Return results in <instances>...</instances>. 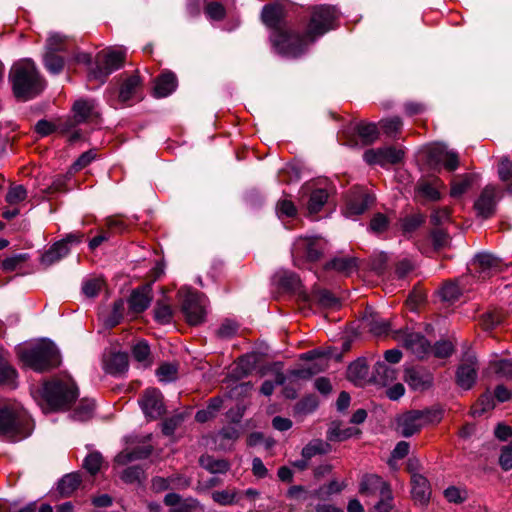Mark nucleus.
Returning a JSON list of instances; mask_svg holds the SVG:
<instances>
[{
    "label": "nucleus",
    "mask_w": 512,
    "mask_h": 512,
    "mask_svg": "<svg viewBox=\"0 0 512 512\" xmlns=\"http://www.w3.org/2000/svg\"><path fill=\"white\" fill-rule=\"evenodd\" d=\"M237 332V323L231 320H225L217 330V335L220 338L228 339L235 336Z\"/></svg>",
    "instance_id": "nucleus-63"
},
{
    "label": "nucleus",
    "mask_w": 512,
    "mask_h": 512,
    "mask_svg": "<svg viewBox=\"0 0 512 512\" xmlns=\"http://www.w3.org/2000/svg\"><path fill=\"white\" fill-rule=\"evenodd\" d=\"M428 423V414L423 411H410L398 419V431L403 437L418 433Z\"/></svg>",
    "instance_id": "nucleus-14"
},
{
    "label": "nucleus",
    "mask_w": 512,
    "mask_h": 512,
    "mask_svg": "<svg viewBox=\"0 0 512 512\" xmlns=\"http://www.w3.org/2000/svg\"><path fill=\"white\" fill-rule=\"evenodd\" d=\"M102 456L98 452L90 453L85 459L83 463V467L91 474L95 475L101 468L102 465Z\"/></svg>",
    "instance_id": "nucleus-54"
},
{
    "label": "nucleus",
    "mask_w": 512,
    "mask_h": 512,
    "mask_svg": "<svg viewBox=\"0 0 512 512\" xmlns=\"http://www.w3.org/2000/svg\"><path fill=\"white\" fill-rule=\"evenodd\" d=\"M173 318V310L165 300H158L154 308V319L160 324H169Z\"/></svg>",
    "instance_id": "nucleus-43"
},
{
    "label": "nucleus",
    "mask_w": 512,
    "mask_h": 512,
    "mask_svg": "<svg viewBox=\"0 0 512 512\" xmlns=\"http://www.w3.org/2000/svg\"><path fill=\"white\" fill-rule=\"evenodd\" d=\"M323 252V245L318 238L300 237L293 246L292 255L295 265L300 266L297 262L298 257H305L308 261H317Z\"/></svg>",
    "instance_id": "nucleus-12"
},
{
    "label": "nucleus",
    "mask_w": 512,
    "mask_h": 512,
    "mask_svg": "<svg viewBox=\"0 0 512 512\" xmlns=\"http://www.w3.org/2000/svg\"><path fill=\"white\" fill-rule=\"evenodd\" d=\"M190 482L181 477V476H171V477H160L156 476L153 477L151 480V489L156 492H163L165 490H168L171 487H188Z\"/></svg>",
    "instance_id": "nucleus-30"
},
{
    "label": "nucleus",
    "mask_w": 512,
    "mask_h": 512,
    "mask_svg": "<svg viewBox=\"0 0 512 512\" xmlns=\"http://www.w3.org/2000/svg\"><path fill=\"white\" fill-rule=\"evenodd\" d=\"M373 380L377 384L389 385L396 380V370L389 367L385 362L379 361L374 367Z\"/></svg>",
    "instance_id": "nucleus-33"
},
{
    "label": "nucleus",
    "mask_w": 512,
    "mask_h": 512,
    "mask_svg": "<svg viewBox=\"0 0 512 512\" xmlns=\"http://www.w3.org/2000/svg\"><path fill=\"white\" fill-rule=\"evenodd\" d=\"M26 197H27V191L24 188V186L17 185V186L10 187V189L8 190V192L6 194L5 200L10 205H15V204H18V203L24 201L26 199Z\"/></svg>",
    "instance_id": "nucleus-53"
},
{
    "label": "nucleus",
    "mask_w": 512,
    "mask_h": 512,
    "mask_svg": "<svg viewBox=\"0 0 512 512\" xmlns=\"http://www.w3.org/2000/svg\"><path fill=\"white\" fill-rule=\"evenodd\" d=\"M152 451L153 447L150 444L136 447L133 450H124L115 457V462L119 465H126L132 461L149 457Z\"/></svg>",
    "instance_id": "nucleus-29"
},
{
    "label": "nucleus",
    "mask_w": 512,
    "mask_h": 512,
    "mask_svg": "<svg viewBox=\"0 0 512 512\" xmlns=\"http://www.w3.org/2000/svg\"><path fill=\"white\" fill-rule=\"evenodd\" d=\"M276 212L279 218L294 217L297 214V209L292 201L288 199H281L277 202Z\"/></svg>",
    "instance_id": "nucleus-55"
},
{
    "label": "nucleus",
    "mask_w": 512,
    "mask_h": 512,
    "mask_svg": "<svg viewBox=\"0 0 512 512\" xmlns=\"http://www.w3.org/2000/svg\"><path fill=\"white\" fill-rule=\"evenodd\" d=\"M73 119H67L60 123V129L68 132L76 125L93 121L99 117L93 100L79 99L73 105Z\"/></svg>",
    "instance_id": "nucleus-8"
},
{
    "label": "nucleus",
    "mask_w": 512,
    "mask_h": 512,
    "mask_svg": "<svg viewBox=\"0 0 512 512\" xmlns=\"http://www.w3.org/2000/svg\"><path fill=\"white\" fill-rule=\"evenodd\" d=\"M328 200V193L324 189L314 190L308 202V210L311 214L318 213Z\"/></svg>",
    "instance_id": "nucleus-45"
},
{
    "label": "nucleus",
    "mask_w": 512,
    "mask_h": 512,
    "mask_svg": "<svg viewBox=\"0 0 512 512\" xmlns=\"http://www.w3.org/2000/svg\"><path fill=\"white\" fill-rule=\"evenodd\" d=\"M41 396L49 410L66 409L77 398L78 388L68 376L55 377L44 383Z\"/></svg>",
    "instance_id": "nucleus-2"
},
{
    "label": "nucleus",
    "mask_w": 512,
    "mask_h": 512,
    "mask_svg": "<svg viewBox=\"0 0 512 512\" xmlns=\"http://www.w3.org/2000/svg\"><path fill=\"white\" fill-rule=\"evenodd\" d=\"M380 500L374 506V512H389L392 509V493L391 489L384 490L381 495H379Z\"/></svg>",
    "instance_id": "nucleus-62"
},
{
    "label": "nucleus",
    "mask_w": 512,
    "mask_h": 512,
    "mask_svg": "<svg viewBox=\"0 0 512 512\" xmlns=\"http://www.w3.org/2000/svg\"><path fill=\"white\" fill-rule=\"evenodd\" d=\"M95 403L91 399H82L72 414V418L77 421H87L93 417Z\"/></svg>",
    "instance_id": "nucleus-41"
},
{
    "label": "nucleus",
    "mask_w": 512,
    "mask_h": 512,
    "mask_svg": "<svg viewBox=\"0 0 512 512\" xmlns=\"http://www.w3.org/2000/svg\"><path fill=\"white\" fill-rule=\"evenodd\" d=\"M472 265L478 274V278L483 280L500 272L503 268L502 261L490 253L477 254Z\"/></svg>",
    "instance_id": "nucleus-15"
},
{
    "label": "nucleus",
    "mask_w": 512,
    "mask_h": 512,
    "mask_svg": "<svg viewBox=\"0 0 512 512\" xmlns=\"http://www.w3.org/2000/svg\"><path fill=\"white\" fill-rule=\"evenodd\" d=\"M28 415L16 402H7L0 406V435L8 438H25L29 435Z\"/></svg>",
    "instance_id": "nucleus-4"
},
{
    "label": "nucleus",
    "mask_w": 512,
    "mask_h": 512,
    "mask_svg": "<svg viewBox=\"0 0 512 512\" xmlns=\"http://www.w3.org/2000/svg\"><path fill=\"white\" fill-rule=\"evenodd\" d=\"M103 286V281L100 278L88 279L84 282L82 290L87 297H95Z\"/></svg>",
    "instance_id": "nucleus-59"
},
{
    "label": "nucleus",
    "mask_w": 512,
    "mask_h": 512,
    "mask_svg": "<svg viewBox=\"0 0 512 512\" xmlns=\"http://www.w3.org/2000/svg\"><path fill=\"white\" fill-rule=\"evenodd\" d=\"M212 500L221 506H231L239 503L240 493L236 488L215 490L211 493Z\"/></svg>",
    "instance_id": "nucleus-36"
},
{
    "label": "nucleus",
    "mask_w": 512,
    "mask_h": 512,
    "mask_svg": "<svg viewBox=\"0 0 512 512\" xmlns=\"http://www.w3.org/2000/svg\"><path fill=\"white\" fill-rule=\"evenodd\" d=\"M498 190L493 185H487L474 203L477 215L487 219L495 213Z\"/></svg>",
    "instance_id": "nucleus-17"
},
{
    "label": "nucleus",
    "mask_w": 512,
    "mask_h": 512,
    "mask_svg": "<svg viewBox=\"0 0 512 512\" xmlns=\"http://www.w3.org/2000/svg\"><path fill=\"white\" fill-rule=\"evenodd\" d=\"M178 368L172 363H163L156 371V375L161 382H171L177 378Z\"/></svg>",
    "instance_id": "nucleus-50"
},
{
    "label": "nucleus",
    "mask_w": 512,
    "mask_h": 512,
    "mask_svg": "<svg viewBox=\"0 0 512 512\" xmlns=\"http://www.w3.org/2000/svg\"><path fill=\"white\" fill-rule=\"evenodd\" d=\"M405 382L416 391H423L432 386L431 373L421 368H407L404 375Z\"/></svg>",
    "instance_id": "nucleus-20"
},
{
    "label": "nucleus",
    "mask_w": 512,
    "mask_h": 512,
    "mask_svg": "<svg viewBox=\"0 0 512 512\" xmlns=\"http://www.w3.org/2000/svg\"><path fill=\"white\" fill-rule=\"evenodd\" d=\"M128 355L124 352L111 353L104 362L105 371L112 375L123 374L128 370Z\"/></svg>",
    "instance_id": "nucleus-28"
},
{
    "label": "nucleus",
    "mask_w": 512,
    "mask_h": 512,
    "mask_svg": "<svg viewBox=\"0 0 512 512\" xmlns=\"http://www.w3.org/2000/svg\"><path fill=\"white\" fill-rule=\"evenodd\" d=\"M402 120L398 116L383 119L380 121V126L383 132L388 136H395L402 128Z\"/></svg>",
    "instance_id": "nucleus-51"
},
{
    "label": "nucleus",
    "mask_w": 512,
    "mask_h": 512,
    "mask_svg": "<svg viewBox=\"0 0 512 512\" xmlns=\"http://www.w3.org/2000/svg\"><path fill=\"white\" fill-rule=\"evenodd\" d=\"M138 402L143 413L150 420H156L165 413L163 396L156 388L146 389Z\"/></svg>",
    "instance_id": "nucleus-11"
},
{
    "label": "nucleus",
    "mask_w": 512,
    "mask_h": 512,
    "mask_svg": "<svg viewBox=\"0 0 512 512\" xmlns=\"http://www.w3.org/2000/svg\"><path fill=\"white\" fill-rule=\"evenodd\" d=\"M475 176L472 174H463L454 177L451 183L450 194L453 197H459L465 193L473 184Z\"/></svg>",
    "instance_id": "nucleus-39"
},
{
    "label": "nucleus",
    "mask_w": 512,
    "mask_h": 512,
    "mask_svg": "<svg viewBox=\"0 0 512 512\" xmlns=\"http://www.w3.org/2000/svg\"><path fill=\"white\" fill-rule=\"evenodd\" d=\"M347 377L355 385H365L369 380V368L366 359L358 358L352 362L348 367Z\"/></svg>",
    "instance_id": "nucleus-25"
},
{
    "label": "nucleus",
    "mask_w": 512,
    "mask_h": 512,
    "mask_svg": "<svg viewBox=\"0 0 512 512\" xmlns=\"http://www.w3.org/2000/svg\"><path fill=\"white\" fill-rule=\"evenodd\" d=\"M394 338L402 341L404 347L419 359L430 354L431 345L425 337L419 333H408L402 335L400 332H397Z\"/></svg>",
    "instance_id": "nucleus-16"
},
{
    "label": "nucleus",
    "mask_w": 512,
    "mask_h": 512,
    "mask_svg": "<svg viewBox=\"0 0 512 512\" xmlns=\"http://www.w3.org/2000/svg\"><path fill=\"white\" fill-rule=\"evenodd\" d=\"M271 42L279 54L290 58L299 57L313 43L310 42L306 33L301 35L298 32L287 29L273 32Z\"/></svg>",
    "instance_id": "nucleus-5"
},
{
    "label": "nucleus",
    "mask_w": 512,
    "mask_h": 512,
    "mask_svg": "<svg viewBox=\"0 0 512 512\" xmlns=\"http://www.w3.org/2000/svg\"><path fill=\"white\" fill-rule=\"evenodd\" d=\"M21 362L37 372L47 371L60 364V355L54 343L41 341L33 346L18 349Z\"/></svg>",
    "instance_id": "nucleus-3"
},
{
    "label": "nucleus",
    "mask_w": 512,
    "mask_h": 512,
    "mask_svg": "<svg viewBox=\"0 0 512 512\" xmlns=\"http://www.w3.org/2000/svg\"><path fill=\"white\" fill-rule=\"evenodd\" d=\"M132 355L134 359L141 363L144 367H147L151 364L150 361V349L146 342H138L132 348Z\"/></svg>",
    "instance_id": "nucleus-47"
},
{
    "label": "nucleus",
    "mask_w": 512,
    "mask_h": 512,
    "mask_svg": "<svg viewBox=\"0 0 512 512\" xmlns=\"http://www.w3.org/2000/svg\"><path fill=\"white\" fill-rule=\"evenodd\" d=\"M69 247L65 246L64 242L54 243L49 250H47L41 257V263L48 267L61 260L69 254Z\"/></svg>",
    "instance_id": "nucleus-32"
},
{
    "label": "nucleus",
    "mask_w": 512,
    "mask_h": 512,
    "mask_svg": "<svg viewBox=\"0 0 512 512\" xmlns=\"http://www.w3.org/2000/svg\"><path fill=\"white\" fill-rule=\"evenodd\" d=\"M325 267L326 269H334L337 272L349 275L356 270L357 259L349 256L335 257Z\"/></svg>",
    "instance_id": "nucleus-34"
},
{
    "label": "nucleus",
    "mask_w": 512,
    "mask_h": 512,
    "mask_svg": "<svg viewBox=\"0 0 512 512\" xmlns=\"http://www.w3.org/2000/svg\"><path fill=\"white\" fill-rule=\"evenodd\" d=\"M499 465L504 471L512 469V443L501 448Z\"/></svg>",
    "instance_id": "nucleus-64"
},
{
    "label": "nucleus",
    "mask_w": 512,
    "mask_h": 512,
    "mask_svg": "<svg viewBox=\"0 0 512 512\" xmlns=\"http://www.w3.org/2000/svg\"><path fill=\"white\" fill-rule=\"evenodd\" d=\"M330 449L331 447L327 442L321 439H313L303 447L301 456L310 461L316 455L327 454Z\"/></svg>",
    "instance_id": "nucleus-38"
},
{
    "label": "nucleus",
    "mask_w": 512,
    "mask_h": 512,
    "mask_svg": "<svg viewBox=\"0 0 512 512\" xmlns=\"http://www.w3.org/2000/svg\"><path fill=\"white\" fill-rule=\"evenodd\" d=\"M362 325L365 329L376 336L387 334L390 327L388 321L380 318L371 310L365 312L362 318Z\"/></svg>",
    "instance_id": "nucleus-26"
},
{
    "label": "nucleus",
    "mask_w": 512,
    "mask_h": 512,
    "mask_svg": "<svg viewBox=\"0 0 512 512\" xmlns=\"http://www.w3.org/2000/svg\"><path fill=\"white\" fill-rule=\"evenodd\" d=\"M152 287L150 284L143 285L132 291L128 303L133 313H142L152 301Z\"/></svg>",
    "instance_id": "nucleus-22"
},
{
    "label": "nucleus",
    "mask_w": 512,
    "mask_h": 512,
    "mask_svg": "<svg viewBox=\"0 0 512 512\" xmlns=\"http://www.w3.org/2000/svg\"><path fill=\"white\" fill-rule=\"evenodd\" d=\"M445 498L451 503H461L467 498V493L455 486H450L444 490Z\"/></svg>",
    "instance_id": "nucleus-61"
},
{
    "label": "nucleus",
    "mask_w": 512,
    "mask_h": 512,
    "mask_svg": "<svg viewBox=\"0 0 512 512\" xmlns=\"http://www.w3.org/2000/svg\"><path fill=\"white\" fill-rule=\"evenodd\" d=\"M441 186L442 183L437 178L432 181L421 179L418 181L415 190L421 197L430 201H436L440 199L439 188Z\"/></svg>",
    "instance_id": "nucleus-31"
},
{
    "label": "nucleus",
    "mask_w": 512,
    "mask_h": 512,
    "mask_svg": "<svg viewBox=\"0 0 512 512\" xmlns=\"http://www.w3.org/2000/svg\"><path fill=\"white\" fill-rule=\"evenodd\" d=\"M336 20L337 12L333 7L325 5L314 7L305 31L310 42H314L318 37L334 29Z\"/></svg>",
    "instance_id": "nucleus-6"
},
{
    "label": "nucleus",
    "mask_w": 512,
    "mask_h": 512,
    "mask_svg": "<svg viewBox=\"0 0 512 512\" xmlns=\"http://www.w3.org/2000/svg\"><path fill=\"white\" fill-rule=\"evenodd\" d=\"M125 61V52L119 49L103 51L97 55V66L89 77L100 80L101 83L115 70L121 68Z\"/></svg>",
    "instance_id": "nucleus-7"
},
{
    "label": "nucleus",
    "mask_w": 512,
    "mask_h": 512,
    "mask_svg": "<svg viewBox=\"0 0 512 512\" xmlns=\"http://www.w3.org/2000/svg\"><path fill=\"white\" fill-rule=\"evenodd\" d=\"M388 225L389 219L387 216L382 213H377L371 219L369 227L374 233H382L388 228Z\"/></svg>",
    "instance_id": "nucleus-60"
},
{
    "label": "nucleus",
    "mask_w": 512,
    "mask_h": 512,
    "mask_svg": "<svg viewBox=\"0 0 512 512\" xmlns=\"http://www.w3.org/2000/svg\"><path fill=\"white\" fill-rule=\"evenodd\" d=\"M143 475H144V471L141 467L131 466V467L126 468L122 472L120 478L122 479L123 482L132 484V483L140 482Z\"/></svg>",
    "instance_id": "nucleus-56"
},
{
    "label": "nucleus",
    "mask_w": 512,
    "mask_h": 512,
    "mask_svg": "<svg viewBox=\"0 0 512 512\" xmlns=\"http://www.w3.org/2000/svg\"><path fill=\"white\" fill-rule=\"evenodd\" d=\"M411 485L413 500L420 505H426L431 496V488L428 480L421 474L413 473L411 476Z\"/></svg>",
    "instance_id": "nucleus-23"
},
{
    "label": "nucleus",
    "mask_w": 512,
    "mask_h": 512,
    "mask_svg": "<svg viewBox=\"0 0 512 512\" xmlns=\"http://www.w3.org/2000/svg\"><path fill=\"white\" fill-rule=\"evenodd\" d=\"M359 430L355 428H345L342 429L340 427H333L330 428L328 431V439L330 441H344L350 437H352L354 434H358Z\"/></svg>",
    "instance_id": "nucleus-52"
},
{
    "label": "nucleus",
    "mask_w": 512,
    "mask_h": 512,
    "mask_svg": "<svg viewBox=\"0 0 512 512\" xmlns=\"http://www.w3.org/2000/svg\"><path fill=\"white\" fill-rule=\"evenodd\" d=\"M499 179L506 184V190L512 194V161L508 157H502L498 165Z\"/></svg>",
    "instance_id": "nucleus-42"
},
{
    "label": "nucleus",
    "mask_w": 512,
    "mask_h": 512,
    "mask_svg": "<svg viewBox=\"0 0 512 512\" xmlns=\"http://www.w3.org/2000/svg\"><path fill=\"white\" fill-rule=\"evenodd\" d=\"M67 37L53 32L49 35L46 41V51L50 52H60L63 51L66 47Z\"/></svg>",
    "instance_id": "nucleus-49"
},
{
    "label": "nucleus",
    "mask_w": 512,
    "mask_h": 512,
    "mask_svg": "<svg viewBox=\"0 0 512 512\" xmlns=\"http://www.w3.org/2000/svg\"><path fill=\"white\" fill-rule=\"evenodd\" d=\"M503 321V314L499 311H489L482 317V326L489 330L499 325Z\"/></svg>",
    "instance_id": "nucleus-58"
},
{
    "label": "nucleus",
    "mask_w": 512,
    "mask_h": 512,
    "mask_svg": "<svg viewBox=\"0 0 512 512\" xmlns=\"http://www.w3.org/2000/svg\"><path fill=\"white\" fill-rule=\"evenodd\" d=\"M424 222V217L421 214H414L405 217L401 222V229L403 233H411L415 231Z\"/></svg>",
    "instance_id": "nucleus-57"
},
{
    "label": "nucleus",
    "mask_w": 512,
    "mask_h": 512,
    "mask_svg": "<svg viewBox=\"0 0 512 512\" xmlns=\"http://www.w3.org/2000/svg\"><path fill=\"white\" fill-rule=\"evenodd\" d=\"M200 465L212 474H223L230 469V463L225 459H216L210 455H203L199 459Z\"/></svg>",
    "instance_id": "nucleus-37"
},
{
    "label": "nucleus",
    "mask_w": 512,
    "mask_h": 512,
    "mask_svg": "<svg viewBox=\"0 0 512 512\" xmlns=\"http://www.w3.org/2000/svg\"><path fill=\"white\" fill-rule=\"evenodd\" d=\"M9 77L14 95L23 101L36 97L45 87V81L39 75L35 63L29 59L15 63Z\"/></svg>",
    "instance_id": "nucleus-1"
},
{
    "label": "nucleus",
    "mask_w": 512,
    "mask_h": 512,
    "mask_svg": "<svg viewBox=\"0 0 512 512\" xmlns=\"http://www.w3.org/2000/svg\"><path fill=\"white\" fill-rule=\"evenodd\" d=\"M206 300L203 295L186 292L182 301V311L190 325H198L204 321Z\"/></svg>",
    "instance_id": "nucleus-9"
},
{
    "label": "nucleus",
    "mask_w": 512,
    "mask_h": 512,
    "mask_svg": "<svg viewBox=\"0 0 512 512\" xmlns=\"http://www.w3.org/2000/svg\"><path fill=\"white\" fill-rule=\"evenodd\" d=\"M81 481L79 473L66 474L59 481L57 489L62 497H69L78 489Z\"/></svg>",
    "instance_id": "nucleus-35"
},
{
    "label": "nucleus",
    "mask_w": 512,
    "mask_h": 512,
    "mask_svg": "<svg viewBox=\"0 0 512 512\" xmlns=\"http://www.w3.org/2000/svg\"><path fill=\"white\" fill-rule=\"evenodd\" d=\"M46 69L52 74H59L64 67V59L56 52L46 51L44 55Z\"/></svg>",
    "instance_id": "nucleus-46"
},
{
    "label": "nucleus",
    "mask_w": 512,
    "mask_h": 512,
    "mask_svg": "<svg viewBox=\"0 0 512 512\" xmlns=\"http://www.w3.org/2000/svg\"><path fill=\"white\" fill-rule=\"evenodd\" d=\"M16 379V370L0 356V385H7L10 388H15L17 386Z\"/></svg>",
    "instance_id": "nucleus-40"
},
{
    "label": "nucleus",
    "mask_w": 512,
    "mask_h": 512,
    "mask_svg": "<svg viewBox=\"0 0 512 512\" xmlns=\"http://www.w3.org/2000/svg\"><path fill=\"white\" fill-rule=\"evenodd\" d=\"M357 133L366 145L372 144L379 136L378 128L374 123L359 124L357 126Z\"/></svg>",
    "instance_id": "nucleus-44"
},
{
    "label": "nucleus",
    "mask_w": 512,
    "mask_h": 512,
    "mask_svg": "<svg viewBox=\"0 0 512 512\" xmlns=\"http://www.w3.org/2000/svg\"><path fill=\"white\" fill-rule=\"evenodd\" d=\"M477 378V360L474 355H467L459 365L456 373L457 384L465 389H470Z\"/></svg>",
    "instance_id": "nucleus-18"
},
{
    "label": "nucleus",
    "mask_w": 512,
    "mask_h": 512,
    "mask_svg": "<svg viewBox=\"0 0 512 512\" xmlns=\"http://www.w3.org/2000/svg\"><path fill=\"white\" fill-rule=\"evenodd\" d=\"M314 299L324 308H336L339 300L328 290H318L313 294Z\"/></svg>",
    "instance_id": "nucleus-48"
},
{
    "label": "nucleus",
    "mask_w": 512,
    "mask_h": 512,
    "mask_svg": "<svg viewBox=\"0 0 512 512\" xmlns=\"http://www.w3.org/2000/svg\"><path fill=\"white\" fill-rule=\"evenodd\" d=\"M389 489V485L381 477L375 474H367L361 480L359 492L365 496H372L381 495L384 490Z\"/></svg>",
    "instance_id": "nucleus-24"
},
{
    "label": "nucleus",
    "mask_w": 512,
    "mask_h": 512,
    "mask_svg": "<svg viewBox=\"0 0 512 512\" xmlns=\"http://www.w3.org/2000/svg\"><path fill=\"white\" fill-rule=\"evenodd\" d=\"M285 17V10L278 3L265 5L262 9L261 19L263 23L274 30V32L283 31L282 22Z\"/></svg>",
    "instance_id": "nucleus-21"
},
{
    "label": "nucleus",
    "mask_w": 512,
    "mask_h": 512,
    "mask_svg": "<svg viewBox=\"0 0 512 512\" xmlns=\"http://www.w3.org/2000/svg\"><path fill=\"white\" fill-rule=\"evenodd\" d=\"M404 156V152L395 147H383L378 149H369L364 152L363 158L370 165H381L399 163Z\"/></svg>",
    "instance_id": "nucleus-13"
},
{
    "label": "nucleus",
    "mask_w": 512,
    "mask_h": 512,
    "mask_svg": "<svg viewBox=\"0 0 512 512\" xmlns=\"http://www.w3.org/2000/svg\"><path fill=\"white\" fill-rule=\"evenodd\" d=\"M177 87L176 75L172 72H164L155 80L154 96L163 98L170 95Z\"/></svg>",
    "instance_id": "nucleus-27"
},
{
    "label": "nucleus",
    "mask_w": 512,
    "mask_h": 512,
    "mask_svg": "<svg viewBox=\"0 0 512 512\" xmlns=\"http://www.w3.org/2000/svg\"><path fill=\"white\" fill-rule=\"evenodd\" d=\"M374 202V197L364 190H356L351 193L347 200L345 215L352 217L364 213Z\"/></svg>",
    "instance_id": "nucleus-19"
},
{
    "label": "nucleus",
    "mask_w": 512,
    "mask_h": 512,
    "mask_svg": "<svg viewBox=\"0 0 512 512\" xmlns=\"http://www.w3.org/2000/svg\"><path fill=\"white\" fill-rule=\"evenodd\" d=\"M142 80L138 73L123 77L117 92V101L123 105L142 100Z\"/></svg>",
    "instance_id": "nucleus-10"
}]
</instances>
